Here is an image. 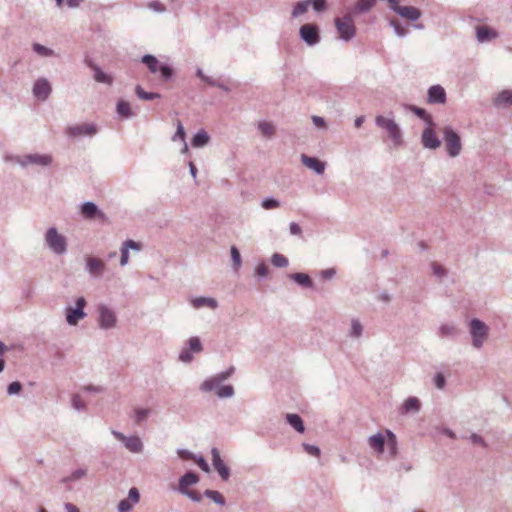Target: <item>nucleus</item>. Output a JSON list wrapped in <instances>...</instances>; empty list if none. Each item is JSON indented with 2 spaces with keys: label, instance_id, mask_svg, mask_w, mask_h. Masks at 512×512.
I'll return each mask as SVG.
<instances>
[{
  "label": "nucleus",
  "instance_id": "nucleus-11",
  "mask_svg": "<svg viewBox=\"0 0 512 512\" xmlns=\"http://www.w3.org/2000/svg\"><path fill=\"white\" fill-rule=\"evenodd\" d=\"M300 36L308 45H314L320 39L318 28L314 24H304L300 28Z\"/></svg>",
  "mask_w": 512,
  "mask_h": 512
},
{
  "label": "nucleus",
  "instance_id": "nucleus-26",
  "mask_svg": "<svg viewBox=\"0 0 512 512\" xmlns=\"http://www.w3.org/2000/svg\"><path fill=\"white\" fill-rule=\"evenodd\" d=\"M287 422L299 433H303L305 430L301 417L297 414H287Z\"/></svg>",
  "mask_w": 512,
  "mask_h": 512
},
{
  "label": "nucleus",
  "instance_id": "nucleus-43",
  "mask_svg": "<svg viewBox=\"0 0 512 512\" xmlns=\"http://www.w3.org/2000/svg\"><path fill=\"white\" fill-rule=\"evenodd\" d=\"M189 350L193 352H200L202 350V345L200 339L198 337H192L188 341Z\"/></svg>",
  "mask_w": 512,
  "mask_h": 512
},
{
  "label": "nucleus",
  "instance_id": "nucleus-53",
  "mask_svg": "<svg viewBox=\"0 0 512 512\" xmlns=\"http://www.w3.org/2000/svg\"><path fill=\"white\" fill-rule=\"evenodd\" d=\"M316 11H323L326 8V0H309Z\"/></svg>",
  "mask_w": 512,
  "mask_h": 512
},
{
  "label": "nucleus",
  "instance_id": "nucleus-20",
  "mask_svg": "<svg viewBox=\"0 0 512 512\" xmlns=\"http://www.w3.org/2000/svg\"><path fill=\"white\" fill-rule=\"evenodd\" d=\"M477 39L480 42L491 41L498 36V33L491 27L478 26L476 28Z\"/></svg>",
  "mask_w": 512,
  "mask_h": 512
},
{
  "label": "nucleus",
  "instance_id": "nucleus-36",
  "mask_svg": "<svg viewBox=\"0 0 512 512\" xmlns=\"http://www.w3.org/2000/svg\"><path fill=\"white\" fill-rule=\"evenodd\" d=\"M205 495L210 498L211 500H213L214 502L220 504V505H224L225 504V500H224V497L222 496L221 493H219L218 491H214V490H206L205 491Z\"/></svg>",
  "mask_w": 512,
  "mask_h": 512
},
{
  "label": "nucleus",
  "instance_id": "nucleus-6",
  "mask_svg": "<svg viewBox=\"0 0 512 512\" xmlns=\"http://www.w3.org/2000/svg\"><path fill=\"white\" fill-rule=\"evenodd\" d=\"M46 243L57 254H62L66 251V239L55 228L48 229Z\"/></svg>",
  "mask_w": 512,
  "mask_h": 512
},
{
  "label": "nucleus",
  "instance_id": "nucleus-27",
  "mask_svg": "<svg viewBox=\"0 0 512 512\" xmlns=\"http://www.w3.org/2000/svg\"><path fill=\"white\" fill-rule=\"evenodd\" d=\"M192 305L195 308L207 306L215 309L217 307V301L214 298L199 297L192 300Z\"/></svg>",
  "mask_w": 512,
  "mask_h": 512
},
{
  "label": "nucleus",
  "instance_id": "nucleus-10",
  "mask_svg": "<svg viewBox=\"0 0 512 512\" xmlns=\"http://www.w3.org/2000/svg\"><path fill=\"white\" fill-rule=\"evenodd\" d=\"M86 301L83 297L77 299L76 308L69 307L66 309V320L70 325H76L77 322L85 317L83 311Z\"/></svg>",
  "mask_w": 512,
  "mask_h": 512
},
{
  "label": "nucleus",
  "instance_id": "nucleus-63",
  "mask_svg": "<svg viewBox=\"0 0 512 512\" xmlns=\"http://www.w3.org/2000/svg\"><path fill=\"white\" fill-rule=\"evenodd\" d=\"M199 467L205 471V472H208L209 471V465L208 463L203 459V458H200L198 461H197Z\"/></svg>",
  "mask_w": 512,
  "mask_h": 512
},
{
  "label": "nucleus",
  "instance_id": "nucleus-4",
  "mask_svg": "<svg viewBox=\"0 0 512 512\" xmlns=\"http://www.w3.org/2000/svg\"><path fill=\"white\" fill-rule=\"evenodd\" d=\"M470 330L473 340V346L476 348H480L488 335L487 325L478 319H473L470 323Z\"/></svg>",
  "mask_w": 512,
  "mask_h": 512
},
{
  "label": "nucleus",
  "instance_id": "nucleus-31",
  "mask_svg": "<svg viewBox=\"0 0 512 512\" xmlns=\"http://www.w3.org/2000/svg\"><path fill=\"white\" fill-rule=\"evenodd\" d=\"M95 75L94 79L99 83H105L108 85H111L113 82V79L110 75L104 73L102 70H100L97 67H94Z\"/></svg>",
  "mask_w": 512,
  "mask_h": 512
},
{
  "label": "nucleus",
  "instance_id": "nucleus-56",
  "mask_svg": "<svg viewBox=\"0 0 512 512\" xmlns=\"http://www.w3.org/2000/svg\"><path fill=\"white\" fill-rule=\"evenodd\" d=\"M135 413H136L137 421L140 422L148 416L149 410L148 409H136Z\"/></svg>",
  "mask_w": 512,
  "mask_h": 512
},
{
  "label": "nucleus",
  "instance_id": "nucleus-25",
  "mask_svg": "<svg viewBox=\"0 0 512 512\" xmlns=\"http://www.w3.org/2000/svg\"><path fill=\"white\" fill-rule=\"evenodd\" d=\"M198 482V476L194 473H186L179 482L180 491L186 492L187 488Z\"/></svg>",
  "mask_w": 512,
  "mask_h": 512
},
{
  "label": "nucleus",
  "instance_id": "nucleus-59",
  "mask_svg": "<svg viewBox=\"0 0 512 512\" xmlns=\"http://www.w3.org/2000/svg\"><path fill=\"white\" fill-rule=\"evenodd\" d=\"M432 268H433L434 274H436L437 276H443L445 273L444 268L437 263H433Z\"/></svg>",
  "mask_w": 512,
  "mask_h": 512
},
{
  "label": "nucleus",
  "instance_id": "nucleus-41",
  "mask_svg": "<svg viewBox=\"0 0 512 512\" xmlns=\"http://www.w3.org/2000/svg\"><path fill=\"white\" fill-rule=\"evenodd\" d=\"M376 4V0H359L357 3V10L364 12L371 9Z\"/></svg>",
  "mask_w": 512,
  "mask_h": 512
},
{
  "label": "nucleus",
  "instance_id": "nucleus-29",
  "mask_svg": "<svg viewBox=\"0 0 512 512\" xmlns=\"http://www.w3.org/2000/svg\"><path fill=\"white\" fill-rule=\"evenodd\" d=\"M117 113L124 118H128L134 115L130 104L125 100H120L117 104Z\"/></svg>",
  "mask_w": 512,
  "mask_h": 512
},
{
  "label": "nucleus",
  "instance_id": "nucleus-17",
  "mask_svg": "<svg viewBox=\"0 0 512 512\" xmlns=\"http://www.w3.org/2000/svg\"><path fill=\"white\" fill-rule=\"evenodd\" d=\"M129 249L140 251L142 249V243L134 240H126L121 247V259L120 264L125 266L129 260Z\"/></svg>",
  "mask_w": 512,
  "mask_h": 512
},
{
  "label": "nucleus",
  "instance_id": "nucleus-42",
  "mask_svg": "<svg viewBox=\"0 0 512 512\" xmlns=\"http://www.w3.org/2000/svg\"><path fill=\"white\" fill-rule=\"evenodd\" d=\"M411 110L419 117L424 119L430 126L432 125V119L431 116L426 113L424 109L418 108V107H411Z\"/></svg>",
  "mask_w": 512,
  "mask_h": 512
},
{
  "label": "nucleus",
  "instance_id": "nucleus-32",
  "mask_svg": "<svg viewBox=\"0 0 512 512\" xmlns=\"http://www.w3.org/2000/svg\"><path fill=\"white\" fill-rule=\"evenodd\" d=\"M135 92L137 96L142 100H153L160 97L158 93H149L144 91L141 86H137Z\"/></svg>",
  "mask_w": 512,
  "mask_h": 512
},
{
  "label": "nucleus",
  "instance_id": "nucleus-16",
  "mask_svg": "<svg viewBox=\"0 0 512 512\" xmlns=\"http://www.w3.org/2000/svg\"><path fill=\"white\" fill-rule=\"evenodd\" d=\"M211 454H212V462H213L214 468L218 471V473L222 477V479L227 480L229 477V469L226 467V465L222 461L218 449L213 448L211 451Z\"/></svg>",
  "mask_w": 512,
  "mask_h": 512
},
{
  "label": "nucleus",
  "instance_id": "nucleus-15",
  "mask_svg": "<svg viewBox=\"0 0 512 512\" xmlns=\"http://www.w3.org/2000/svg\"><path fill=\"white\" fill-rule=\"evenodd\" d=\"M99 323L102 328H111L116 323V316L112 310L106 306L99 308Z\"/></svg>",
  "mask_w": 512,
  "mask_h": 512
},
{
  "label": "nucleus",
  "instance_id": "nucleus-60",
  "mask_svg": "<svg viewBox=\"0 0 512 512\" xmlns=\"http://www.w3.org/2000/svg\"><path fill=\"white\" fill-rule=\"evenodd\" d=\"M290 232L293 235H300L301 234V227L297 223H291L290 224Z\"/></svg>",
  "mask_w": 512,
  "mask_h": 512
},
{
  "label": "nucleus",
  "instance_id": "nucleus-5",
  "mask_svg": "<svg viewBox=\"0 0 512 512\" xmlns=\"http://www.w3.org/2000/svg\"><path fill=\"white\" fill-rule=\"evenodd\" d=\"M376 124L387 131L389 137L391 138L395 145L401 144V132L399 127L393 120L379 115L376 117Z\"/></svg>",
  "mask_w": 512,
  "mask_h": 512
},
{
  "label": "nucleus",
  "instance_id": "nucleus-37",
  "mask_svg": "<svg viewBox=\"0 0 512 512\" xmlns=\"http://www.w3.org/2000/svg\"><path fill=\"white\" fill-rule=\"evenodd\" d=\"M405 411H417L419 409L420 403L417 398H409L404 402Z\"/></svg>",
  "mask_w": 512,
  "mask_h": 512
},
{
  "label": "nucleus",
  "instance_id": "nucleus-33",
  "mask_svg": "<svg viewBox=\"0 0 512 512\" xmlns=\"http://www.w3.org/2000/svg\"><path fill=\"white\" fill-rule=\"evenodd\" d=\"M177 131L173 137V140H176V138H179L181 141L184 142V148H183V151L186 152L188 150V147H187V144L185 142V137H186V134H185V130H184V127L181 123V121H177Z\"/></svg>",
  "mask_w": 512,
  "mask_h": 512
},
{
  "label": "nucleus",
  "instance_id": "nucleus-34",
  "mask_svg": "<svg viewBox=\"0 0 512 512\" xmlns=\"http://www.w3.org/2000/svg\"><path fill=\"white\" fill-rule=\"evenodd\" d=\"M297 283H299L300 285H303V286H311L312 285V281L310 279V277L307 275V274H303V273H295L291 276Z\"/></svg>",
  "mask_w": 512,
  "mask_h": 512
},
{
  "label": "nucleus",
  "instance_id": "nucleus-3",
  "mask_svg": "<svg viewBox=\"0 0 512 512\" xmlns=\"http://www.w3.org/2000/svg\"><path fill=\"white\" fill-rule=\"evenodd\" d=\"M442 133L449 156L455 157L459 155L462 148L459 135L450 127H444Z\"/></svg>",
  "mask_w": 512,
  "mask_h": 512
},
{
  "label": "nucleus",
  "instance_id": "nucleus-30",
  "mask_svg": "<svg viewBox=\"0 0 512 512\" xmlns=\"http://www.w3.org/2000/svg\"><path fill=\"white\" fill-rule=\"evenodd\" d=\"M258 129L260 130L261 134L265 137H271L275 134V127L270 122H259Z\"/></svg>",
  "mask_w": 512,
  "mask_h": 512
},
{
  "label": "nucleus",
  "instance_id": "nucleus-62",
  "mask_svg": "<svg viewBox=\"0 0 512 512\" xmlns=\"http://www.w3.org/2000/svg\"><path fill=\"white\" fill-rule=\"evenodd\" d=\"M73 406L76 409H81V408L84 407V404L81 402V399H80L79 395L74 396V398H73Z\"/></svg>",
  "mask_w": 512,
  "mask_h": 512
},
{
  "label": "nucleus",
  "instance_id": "nucleus-48",
  "mask_svg": "<svg viewBox=\"0 0 512 512\" xmlns=\"http://www.w3.org/2000/svg\"><path fill=\"white\" fill-rule=\"evenodd\" d=\"M390 24L393 26L398 36H404L406 34L405 28H403L397 20H391Z\"/></svg>",
  "mask_w": 512,
  "mask_h": 512
},
{
  "label": "nucleus",
  "instance_id": "nucleus-13",
  "mask_svg": "<svg viewBox=\"0 0 512 512\" xmlns=\"http://www.w3.org/2000/svg\"><path fill=\"white\" fill-rule=\"evenodd\" d=\"M422 144L425 148L436 149L440 146L441 142L432 128V125L427 127L422 133Z\"/></svg>",
  "mask_w": 512,
  "mask_h": 512
},
{
  "label": "nucleus",
  "instance_id": "nucleus-2",
  "mask_svg": "<svg viewBox=\"0 0 512 512\" xmlns=\"http://www.w3.org/2000/svg\"><path fill=\"white\" fill-rule=\"evenodd\" d=\"M232 373H233V368L229 369L226 372H222L215 377L207 379L206 381H204L202 383L201 390L205 391V392L215 390L216 394L222 398L232 396L234 393V389L231 385H224V386L220 385L221 382L226 380L228 377H230V375Z\"/></svg>",
  "mask_w": 512,
  "mask_h": 512
},
{
  "label": "nucleus",
  "instance_id": "nucleus-14",
  "mask_svg": "<svg viewBox=\"0 0 512 512\" xmlns=\"http://www.w3.org/2000/svg\"><path fill=\"white\" fill-rule=\"evenodd\" d=\"M51 90L50 83L46 79L40 78L34 83L33 94L40 100H46L49 97Z\"/></svg>",
  "mask_w": 512,
  "mask_h": 512
},
{
  "label": "nucleus",
  "instance_id": "nucleus-64",
  "mask_svg": "<svg viewBox=\"0 0 512 512\" xmlns=\"http://www.w3.org/2000/svg\"><path fill=\"white\" fill-rule=\"evenodd\" d=\"M65 508L67 512H80L79 508L72 503H66Z\"/></svg>",
  "mask_w": 512,
  "mask_h": 512
},
{
  "label": "nucleus",
  "instance_id": "nucleus-8",
  "mask_svg": "<svg viewBox=\"0 0 512 512\" xmlns=\"http://www.w3.org/2000/svg\"><path fill=\"white\" fill-rule=\"evenodd\" d=\"M390 8L393 9L401 17L415 21L421 17V11L413 6H401L399 0H388Z\"/></svg>",
  "mask_w": 512,
  "mask_h": 512
},
{
  "label": "nucleus",
  "instance_id": "nucleus-1",
  "mask_svg": "<svg viewBox=\"0 0 512 512\" xmlns=\"http://www.w3.org/2000/svg\"><path fill=\"white\" fill-rule=\"evenodd\" d=\"M368 444L370 448L378 454L384 452V445L388 447V453L391 458L397 455V439L393 432L385 430L369 437Z\"/></svg>",
  "mask_w": 512,
  "mask_h": 512
},
{
  "label": "nucleus",
  "instance_id": "nucleus-18",
  "mask_svg": "<svg viewBox=\"0 0 512 512\" xmlns=\"http://www.w3.org/2000/svg\"><path fill=\"white\" fill-rule=\"evenodd\" d=\"M301 160L306 167L314 170L318 174H322L325 170V163L317 158L302 155Z\"/></svg>",
  "mask_w": 512,
  "mask_h": 512
},
{
  "label": "nucleus",
  "instance_id": "nucleus-39",
  "mask_svg": "<svg viewBox=\"0 0 512 512\" xmlns=\"http://www.w3.org/2000/svg\"><path fill=\"white\" fill-rule=\"evenodd\" d=\"M272 263L276 267H286L288 265V259L281 254H274L271 259Z\"/></svg>",
  "mask_w": 512,
  "mask_h": 512
},
{
  "label": "nucleus",
  "instance_id": "nucleus-9",
  "mask_svg": "<svg viewBox=\"0 0 512 512\" xmlns=\"http://www.w3.org/2000/svg\"><path fill=\"white\" fill-rule=\"evenodd\" d=\"M142 62L145 63L151 73L160 71L161 76L164 80H168L173 75V70L167 65H160L159 61L152 55H145L142 58Z\"/></svg>",
  "mask_w": 512,
  "mask_h": 512
},
{
  "label": "nucleus",
  "instance_id": "nucleus-54",
  "mask_svg": "<svg viewBox=\"0 0 512 512\" xmlns=\"http://www.w3.org/2000/svg\"><path fill=\"white\" fill-rule=\"evenodd\" d=\"M262 207L265 209H273L279 207V202L274 199H266L262 203Z\"/></svg>",
  "mask_w": 512,
  "mask_h": 512
},
{
  "label": "nucleus",
  "instance_id": "nucleus-35",
  "mask_svg": "<svg viewBox=\"0 0 512 512\" xmlns=\"http://www.w3.org/2000/svg\"><path fill=\"white\" fill-rule=\"evenodd\" d=\"M308 4H309V0L303 1V2H298L292 11V16L298 17V16L304 14L308 10Z\"/></svg>",
  "mask_w": 512,
  "mask_h": 512
},
{
  "label": "nucleus",
  "instance_id": "nucleus-51",
  "mask_svg": "<svg viewBox=\"0 0 512 512\" xmlns=\"http://www.w3.org/2000/svg\"><path fill=\"white\" fill-rule=\"evenodd\" d=\"M21 389H22L21 383L15 381V382H12L11 384H9V386H8V393L11 394V395L12 394H17V393H19L21 391Z\"/></svg>",
  "mask_w": 512,
  "mask_h": 512
},
{
  "label": "nucleus",
  "instance_id": "nucleus-40",
  "mask_svg": "<svg viewBox=\"0 0 512 512\" xmlns=\"http://www.w3.org/2000/svg\"><path fill=\"white\" fill-rule=\"evenodd\" d=\"M231 257L233 260L234 269L237 271L241 266V256L239 250L235 247H231Z\"/></svg>",
  "mask_w": 512,
  "mask_h": 512
},
{
  "label": "nucleus",
  "instance_id": "nucleus-52",
  "mask_svg": "<svg viewBox=\"0 0 512 512\" xmlns=\"http://www.w3.org/2000/svg\"><path fill=\"white\" fill-rule=\"evenodd\" d=\"M455 333V328L452 325H442L440 327V334L442 336H448Z\"/></svg>",
  "mask_w": 512,
  "mask_h": 512
},
{
  "label": "nucleus",
  "instance_id": "nucleus-21",
  "mask_svg": "<svg viewBox=\"0 0 512 512\" xmlns=\"http://www.w3.org/2000/svg\"><path fill=\"white\" fill-rule=\"evenodd\" d=\"M81 213L87 219H92L94 217H99L101 219L104 218V214L100 212L97 206L92 202L84 203L81 208Z\"/></svg>",
  "mask_w": 512,
  "mask_h": 512
},
{
  "label": "nucleus",
  "instance_id": "nucleus-38",
  "mask_svg": "<svg viewBox=\"0 0 512 512\" xmlns=\"http://www.w3.org/2000/svg\"><path fill=\"white\" fill-rule=\"evenodd\" d=\"M29 160L32 163L47 165L51 162V157L47 155H31L29 156Z\"/></svg>",
  "mask_w": 512,
  "mask_h": 512
},
{
  "label": "nucleus",
  "instance_id": "nucleus-46",
  "mask_svg": "<svg viewBox=\"0 0 512 512\" xmlns=\"http://www.w3.org/2000/svg\"><path fill=\"white\" fill-rule=\"evenodd\" d=\"M128 498L133 504H137L140 500V494L137 488L133 487L129 490Z\"/></svg>",
  "mask_w": 512,
  "mask_h": 512
},
{
  "label": "nucleus",
  "instance_id": "nucleus-49",
  "mask_svg": "<svg viewBox=\"0 0 512 512\" xmlns=\"http://www.w3.org/2000/svg\"><path fill=\"white\" fill-rule=\"evenodd\" d=\"M268 272H269V267L264 263L259 264L255 270L256 275L259 277H265L268 274Z\"/></svg>",
  "mask_w": 512,
  "mask_h": 512
},
{
  "label": "nucleus",
  "instance_id": "nucleus-58",
  "mask_svg": "<svg viewBox=\"0 0 512 512\" xmlns=\"http://www.w3.org/2000/svg\"><path fill=\"white\" fill-rule=\"evenodd\" d=\"M435 385L437 386V388L439 389H442L445 385V378L442 374L438 373L436 376H435Z\"/></svg>",
  "mask_w": 512,
  "mask_h": 512
},
{
  "label": "nucleus",
  "instance_id": "nucleus-44",
  "mask_svg": "<svg viewBox=\"0 0 512 512\" xmlns=\"http://www.w3.org/2000/svg\"><path fill=\"white\" fill-rule=\"evenodd\" d=\"M33 48H34V51L41 56H52L53 55V51L51 49H49L41 44L36 43V44H34Z\"/></svg>",
  "mask_w": 512,
  "mask_h": 512
},
{
  "label": "nucleus",
  "instance_id": "nucleus-7",
  "mask_svg": "<svg viewBox=\"0 0 512 512\" xmlns=\"http://www.w3.org/2000/svg\"><path fill=\"white\" fill-rule=\"evenodd\" d=\"M335 25L340 37L344 40H350L355 35L354 21L351 16L337 18Z\"/></svg>",
  "mask_w": 512,
  "mask_h": 512
},
{
  "label": "nucleus",
  "instance_id": "nucleus-19",
  "mask_svg": "<svg viewBox=\"0 0 512 512\" xmlns=\"http://www.w3.org/2000/svg\"><path fill=\"white\" fill-rule=\"evenodd\" d=\"M428 100L431 103H444L446 100L445 90L440 85L432 86L428 91Z\"/></svg>",
  "mask_w": 512,
  "mask_h": 512
},
{
  "label": "nucleus",
  "instance_id": "nucleus-47",
  "mask_svg": "<svg viewBox=\"0 0 512 512\" xmlns=\"http://www.w3.org/2000/svg\"><path fill=\"white\" fill-rule=\"evenodd\" d=\"M303 448L310 455H313L316 457H318L320 455V449L317 446L305 443V444H303Z\"/></svg>",
  "mask_w": 512,
  "mask_h": 512
},
{
  "label": "nucleus",
  "instance_id": "nucleus-28",
  "mask_svg": "<svg viewBox=\"0 0 512 512\" xmlns=\"http://www.w3.org/2000/svg\"><path fill=\"white\" fill-rule=\"evenodd\" d=\"M495 104L497 106H509L512 105V91L505 90L498 94L495 98Z\"/></svg>",
  "mask_w": 512,
  "mask_h": 512
},
{
  "label": "nucleus",
  "instance_id": "nucleus-24",
  "mask_svg": "<svg viewBox=\"0 0 512 512\" xmlns=\"http://www.w3.org/2000/svg\"><path fill=\"white\" fill-rule=\"evenodd\" d=\"M209 140L210 137L208 133L205 130L201 129L194 135L191 143L193 147L199 148L207 145Z\"/></svg>",
  "mask_w": 512,
  "mask_h": 512
},
{
  "label": "nucleus",
  "instance_id": "nucleus-45",
  "mask_svg": "<svg viewBox=\"0 0 512 512\" xmlns=\"http://www.w3.org/2000/svg\"><path fill=\"white\" fill-rule=\"evenodd\" d=\"M133 505L134 504L130 501V499L126 498L120 501L118 505V510L119 512H130Z\"/></svg>",
  "mask_w": 512,
  "mask_h": 512
},
{
  "label": "nucleus",
  "instance_id": "nucleus-57",
  "mask_svg": "<svg viewBox=\"0 0 512 512\" xmlns=\"http://www.w3.org/2000/svg\"><path fill=\"white\" fill-rule=\"evenodd\" d=\"M179 358L183 362H190L192 360V355L189 349H184L181 351Z\"/></svg>",
  "mask_w": 512,
  "mask_h": 512
},
{
  "label": "nucleus",
  "instance_id": "nucleus-55",
  "mask_svg": "<svg viewBox=\"0 0 512 512\" xmlns=\"http://www.w3.org/2000/svg\"><path fill=\"white\" fill-rule=\"evenodd\" d=\"M362 333V326L357 320H353L352 322V334L355 337L360 336Z\"/></svg>",
  "mask_w": 512,
  "mask_h": 512
},
{
  "label": "nucleus",
  "instance_id": "nucleus-12",
  "mask_svg": "<svg viewBox=\"0 0 512 512\" xmlns=\"http://www.w3.org/2000/svg\"><path fill=\"white\" fill-rule=\"evenodd\" d=\"M114 436L118 439L124 442L126 448L133 452L138 453L142 451L143 445L139 437L132 436V437H126L120 432H113Z\"/></svg>",
  "mask_w": 512,
  "mask_h": 512
},
{
  "label": "nucleus",
  "instance_id": "nucleus-61",
  "mask_svg": "<svg viewBox=\"0 0 512 512\" xmlns=\"http://www.w3.org/2000/svg\"><path fill=\"white\" fill-rule=\"evenodd\" d=\"M312 120H313L314 124H315L316 126H318L319 128H323V127H325V121H324V119H323V118H321V117H319V116H313V117H312Z\"/></svg>",
  "mask_w": 512,
  "mask_h": 512
},
{
  "label": "nucleus",
  "instance_id": "nucleus-23",
  "mask_svg": "<svg viewBox=\"0 0 512 512\" xmlns=\"http://www.w3.org/2000/svg\"><path fill=\"white\" fill-rule=\"evenodd\" d=\"M68 133L72 136L78 135H93L96 133V128L91 124H81L68 129Z\"/></svg>",
  "mask_w": 512,
  "mask_h": 512
},
{
  "label": "nucleus",
  "instance_id": "nucleus-50",
  "mask_svg": "<svg viewBox=\"0 0 512 512\" xmlns=\"http://www.w3.org/2000/svg\"><path fill=\"white\" fill-rule=\"evenodd\" d=\"M83 476H85V470L78 469V470L74 471L69 477L65 478L64 481L78 480V479L82 478Z\"/></svg>",
  "mask_w": 512,
  "mask_h": 512
},
{
  "label": "nucleus",
  "instance_id": "nucleus-22",
  "mask_svg": "<svg viewBox=\"0 0 512 512\" xmlns=\"http://www.w3.org/2000/svg\"><path fill=\"white\" fill-rule=\"evenodd\" d=\"M87 268L92 275H101L105 269V263L98 258L88 257Z\"/></svg>",
  "mask_w": 512,
  "mask_h": 512
}]
</instances>
